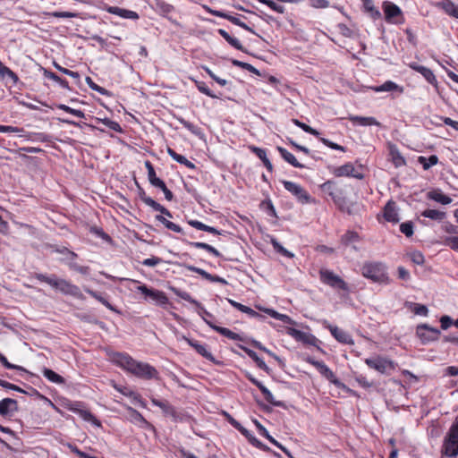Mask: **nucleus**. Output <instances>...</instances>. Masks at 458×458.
<instances>
[{
  "label": "nucleus",
  "instance_id": "nucleus-1",
  "mask_svg": "<svg viewBox=\"0 0 458 458\" xmlns=\"http://www.w3.org/2000/svg\"><path fill=\"white\" fill-rule=\"evenodd\" d=\"M112 360L125 371L142 379H151L157 377V370L148 363L138 361L127 353L115 352Z\"/></svg>",
  "mask_w": 458,
  "mask_h": 458
},
{
  "label": "nucleus",
  "instance_id": "nucleus-2",
  "mask_svg": "<svg viewBox=\"0 0 458 458\" xmlns=\"http://www.w3.org/2000/svg\"><path fill=\"white\" fill-rule=\"evenodd\" d=\"M34 277L39 282L49 284L52 288L64 295H70L79 300L85 299L80 288L66 279L59 278L55 275L47 276L41 273H36Z\"/></svg>",
  "mask_w": 458,
  "mask_h": 458
},
{
  "label": "nucleus",
  "instance_id": "nucleus-3",
  "mask_svg": "<svg viewBox=\"0 0 458 458\" xmlns=\"http://www.w3.org/2000/svg\"><path fill=\"white\" fill-rule=\"evenodd\" d=\"M361 275L374 283L390 284L386 266L383 262L372 261L364 263L361 267Z\"/></svg>",
  "mask_w": 458,
  "mask_h": 458
},
{
  "label": "nucleus",
  "instance_id": "nucleus-4",
  "mask_svg": "<svg viewBox=\"0 0 458 458\" xmlns=\"http://www.w3.org/2000/svg\"><path fill=\"white\" fill-rule=\"evenodd\" d=\"M365 363L370 369H373L381 374H389L395 369V364L394 361L381 356L368 358L365 360Z\"/></svg>",
  "mask_w": 458,
  "mask_h": 458
},
{
  "label": "nucleus",
  "instance_id": "nucleus-5",
  "mask_svg": "<svg viewBox=\"0 0 458 458\" xmlns=\"http://www.w3.org/2000/svg\"><path fill=\"white\" fill-rule=\"evenodd\" d=\"M137 290L145 296L146 300H150L157 305L165 306L168 304L167 296L160 290L148 288L146 284H140Z\"/></svg>",
  "mask_w": 458,
  "mask_h": 458
},
{
  "label": "nucleus",
  "instance_id": "nucleus-6",
  "mask_svg": "<svg viewBox=\"0 0 458 458\" xmlns=\"http://www.w3.org/2000/svg\"><path fill=\"white\" fill-rule=\"evenodd\" d=\"M308 362L313 365L318 372L326 377L328 381L334 384L335 386L339 388H344L345 386L342 383L335 375V373L323 362L319 360H316L314 359L310 358Z\"/></svg>",
  "mask_w": 458,
  "mask_h": 458
},
{
  "label": "nucleus",
  "instance_id": "nucleus-7",
  "mask_svg": "<svg viewBox=\"0 0 458 458\" xmlns=\"http://www.w3.org/2000/svg\"><path fill=\"white\" fill-rule=\"evenodd\" d=\"M282 182L285 190L292 193L298 199L299 202H301V204H307L311 202L312 199L310 195L300 184L290 181H283Z\"/></svg>",
  "mask_w": 458,
  "mask_h": 458
},
{
  "label": "nucleus",
  "instance_id": "nucleus-8",
  "mask_svg": "<svg viewBox=\"0 0 458 458\" xmlns=\"http://www.w3.org/2000/svg\"><path fill=\"white\" fill-rule=\"evenodd\" d=\"M320 279L324 284L333 288L341 289L345 292L349 291L347 284L339 276L330 270H320Z\"/></svg>",
  "mask_w": 458,
  "mask_h": 458
},
{
  "label": "nucleus",
  "instance_id": "nucleus-9",
  "mask_svg": "<svg viewBox=\"0 0 458 458\" xmlns=\"http://www.w3.org/2000/svg\"><path fill=\"white\" fill-rule=\"evenodd\" d=\"M416 334L423 344L437 341L441 332L436 327H432L428 324L419 325L416 328Z\"/></svg>",
  "mask_w": 458,
  "mask_h": 458
},
{
  "label": "nucleus",
  "instance_id": "nucleus-10",
  "mask_svg": "<svg viewBox=\"0 0 458 458\" xmlns=\"http://www.w3.org/2000/svg\"><path fill=\"white\" fill-rule=\"evenodd\" d=\"M57 252L65 255V258L63 259V261L68 265L70 269L74 270L81 275L89 274V267L80 266L76 262H74V259L77 258V254L75 252L68 250L67 248L57 250Z\"/></svg>",
  "mask_w": 458,
  "mask_h": 458
},
{
  "label": "nucleus",
  "instance_id": "nucleus-11",
  "mask_svg": "<svg viewBox=\"0 0 458 458\" xmlns=\"http://www.w3.org/2000/svg\"><path fill=\"white\" fill-rule=\"evenodd\" d=\"M332 173L336 177L348 176L360 180L363 179V174L360 173H356L355 168L352 163H346L343 165L335 167Z\"/></svg>",
  "mask_w": 458,
  "mask_h": 458
},
{
  "label": "nucleus",
  "instance_id": "nucleus-12",
  "mask_svg": "<svg viewBox=\"0 0 458 458\" xmlns=\"http://www.w3.org/2000/svg\"><path fill=\"white\" fill-rule=\"evenodd\" d=\"M328 328H329L332 335L339 343H342L344 344H350V345L354 344V341L349 333L345 332L344 330H343L335 326H332V325H329Z\"/></svg>",
  "mask_w": 458,
  "mask_h": 458
},
{
  "label": "nucleus",
  "instance_id": "nucleus-13",
  "mask_svg": "<svg viewBox=\"0 0 458 458\" xmlns=\"http://www.w3.org/2000/svg\"><path fill=\"white\" fill-rule=\"evenodd\" d=\"M128 413L130 420L134 424L145 429L154 430L153 425L147 421L138 411L129 408Z\"/></svg>",
  "mask_w": 458,
  "mask_h": 458
},
{
  "label": "nucleus",
  "instance_id": "nucleus-14",
  "mask_svg": "<svg viewBox=\"0 0 458 458\" xmlns=\"http://www.w3.org/2000/svg\"><path fill=\"white\" fill-rule=\"evenodd\" d=\"M18 411L17 401L12 398H4L0 401V415L5 417Z\"/></svg>",
  "mask_w": 458,
  "mask_h": 458
},
{
  "label": "nucleus",
  "instance_id": "nucleus-15",
  "mask_svg": "<svg viewBox=\"0 0 458 458\" xmlns=\"http://www.w3.org/2000/svg\"><path fill=\"white\" fill-rule=\"evenodd\" d=\"M286 332L296 341L302 342L304 344H312L313 342L316 340L315 336H313L312 335L293 327H288Z\"/></svg>",
  "mask_w": 458,
  "mask_h": 458
},
{
  "label": "nucleus",
  "instance_id": "nucleus-16",
  "mask_svg": "<svg viewBox=\"0 0 458 458\" xmlns=\"http://www.w3.org/2000/svg\"><path fill=\"white\" fill-rule=\"evenodd\" d=\"M383 216L387 222H391L393 224H396L399 222L400 217L398 215L396 205L394 201L390 200L386 203V205L384 208Z\"/></svg>",
  "mask_w": 458,
  "mask_h": 458
},
{
  "label": "nucleus",
  "instance_id": "nucleus-17",
  "mask_svg": "<svg viewBox=\"0 0 458 458\" xmlns=\"http://www.w3.org/2000/svg\"><path fill=\"white\" fill-rule=\"evenodd\" d=\"M106 11L109 13L117 15L123 19H130V20H138L139 19V14L136 12L120 8L118 6H109L106 8Z\"/></svg>",
  "mask_w": 458,
  "mask_h": 458
},
{
  "label": "nucleus",
  "instance_id": "nucleus-18",
  "mask_svg": "<svg viewBox=\"0 0 458 458\" xmlns=\"http://www.w3.org/2000/svg\"><path fill=\"white\" fill-rule=\"evenodd\" d=\"M183 338L191 347H193L196 350V352L199 354H200L201 356H203L207 360H210L212 362H215V358L212 355V353L208 350L206 344H199L198 342L193 341V340L189 339V338H186V337H183Z\"/></svg>",
  "mask_w": 458,
  "mask_h": 458
},
{
  "label": "nucleus",
  "instance_id": "nucleus-19",
  "mask_svg": "<svg viewBox=\"0 0 458 458\" xmlns=\"http://www.w3.org/2000/svg\"><path fill=\"white\" fill-rule=\"evenodd\" d=\"M151 402L155 406L159 407L165 415L172 417L174 420L179 419L177 411L174 409V407L169 404L168 402H163L157 399H152Z\"/></svg>",
  "mask_w": 458,
  "mask_h": 458
},
{
  "label": "nucleus",
  "instance_id": "nucleus-20",
  "mask_svg": "<svg viewBox=\"0 0 458 458\" xmlns=\"http://www.w3.org/2000/svg\"><path fill=\"white\" fill-rule=\"evenodd\" d=\"M348 119L353 123L360 126H380L381 123L372 116L350 115Z\"/></svg>",
  "mask_w": 458,
  "mask_h": 458
},
{
  "label": "nucleus",
  "instance_id": "nucleus-21",
  "mask_svg": "<svg viewBox=\"0 0 458 458\" xmlns=\"http://www.w3.org/2000/svg\"><path fill=\"white\" fill-rule=\"evenodd\" d=\"M445 454L449 457L458 455V440L452 438L449 435L445 437L444 443Z\"/></svg>",
  "mask_w": 458,
  "mask_h": 458
},
{
  "label": "nucleus",
  "instance_id": "nucleus-22",
  "mask_svg": "<svg viewBox=\"0 0 458 458\" xmlns=\"http://www.w3.org/2000/svg\"><path fill=\"white\" fill-rule=\"evenodd\" d=\"M427 197L443 205H448L453 201L451 197L445 195L440 190L428 191Z\"/></svg>",
  "mask_w": 458,
  "mask_h": 458
},
{
  "label": "nucleus",
  "instance_id": "nucleus-23",
  "mask_svg": "<svg viewBox=\"0 0 458 458\" xmlns=\"http://www.w3.org/2000/svg\"><path fill=\"white\" fill-rule=\"evenodd\" d=\"M205 321L212 329H214L216 332L221 334L222 335H224L227 338L232 339V340H240L241 339V337L238 334L231 331L230 329H228L226 327H218V326L213 324L211 321L207 320V319H205Z\"/></svg>",
  "mask_w": 458,
  "mask_h": 458
},
{
  "label": "nucleus",
  "instance_id": "nucleus-24",
  "mask_svg": "<svg viewBox=\"0 0 458 458\" xmlns=\"http://www.w3.org/2000/svg\"><path fill=\"white\" fill-rule=\"evenodd\" d=\"M384 12L385 18L387 22H389L392 18L396 17L402 13L401 9L396 4L390 2L384 3Z\"/></svg>",
  "mask_w": 458,
  "mask_h": 458
},
{
  "label": "nucleus",
  "instance_id": "nucleus-25",
  "mask_svg": "<svg viewBox=\"0 0 458 458\" xmlns=\"http://www.w3.org/2000/svg\"><path fill=\"white\" fill-rule=\"evenodd\" d=\"M420 216L426 218H429L431 220L437 222H442L446 217V212L437 210V209H425L420 213Z\"/></svg>",
  "mask_w": 458,
  "mask_h": 458
},
{
  "label": "nucleus",
  "instance_id": "nucleus-26",
  "mask_svg": "<svg viewBox=\"0 0 458 458\" xmlns=\"http://www.w3.org/2000/svg\"><path fill=\"white\" fill-rule=\"evenodd\" d=\"M250 149L257 155V157L263 162L264 165L266 166V168L269 171V172H272L273 170V165L271 164V162L269 161V159L267 158V153H266V150L263 149V148H260L259 147H255V146H250Z\"/></svg>",
  "mask_w": 458,
  "mask_h": 458
},
{
  "label": "nucleus",
  "instance_id": "nucleus-27",
  "mask_svg": "<svg viewBox=\"0 0 458 458\" xmlns=\"http://www.w3.org/2000/svg\"><path fill=\"white\" fill-rule=\"evenodd\" d=\"M390 156L394 165L398 168L406 165L405 158L402 156L395 146L390 147Z\"/></svg>",
  "mask_w": 458,
  "mask_h": 458
},
{
  "label": "nucleus",
  "instance_id": "nucleus-28",
  "mask_svg": "<svg viewBox=\"0 0 458 458\" xmlns=\"http://www.w3.org/2000/svg\"><path fill=\"white\" fill-rule=\"evenodd\" d=\"M277 150L280 153L281 157L286 162L291 164L293 166L297 167V168L304 167V165H301V163H299L298 160L296 159V157L292 153H290L288 150H286L283 147H277Z\"/></svg>",
  "mask_w": 458,
  "mask_h": 458
},
{
  "label": "nucleus",
  "instance_id": "nucleus-29",
  "mask_svg": "<svg viewBox=\"0 0 458 458\" xmlns=\"http://www.w3.org/2000/svg\"><path fill=\"white\" fill-rule=\"evenodd\" d=\"M167 153L176 162H178V163H180L182 165H184L188 168L195 169L196 166H195V165L192 162L189 161L184 156L176 153L171 148H167Z\"/></svg>",
  "mask_w": 458,
  "mask_h": 458
},
{
  "label": "nucleus",
  "instance_id": "nucleus-30",
  "mask_svg": "<svg viewBox=\"0 0 458 458\" xmlns=\"http://www.w3.org/2000/svg\"><path fill=\"white\" fill-rule=\"evenodd\" d=\"M410 67L420 72L428 82L435 81V75L429 68L416 64H410Z\"/></svg>",
  "mask_w": 458,
  "mask_h": 458
},
{
  "label": "nucleus",
  "instance_id": "nucleus-31",
  "mask_svg": "<svg viewBox=\"0 0 458 458\" xmlns=\"http://www.w3.org/2000/svg\"><path fill=\"white\" fill-rule=\"evenodd\" d=\"M242 349L247 353V355L251 358L257 364V366L261 369L262 370L266 371V372H268L269 371V368L267 366V364L264 362V360L262 359H260L258 354L247 348V347H242Z\"/></svg>",
  "mask_w": 458,
  "mask_h": 458
},
{
  "label": "nucleus",
  "instance_id": "nucleus-32",
  "mask_svg": "<svg viewBox=\"0 0 458 458\" xmlns=\"http://www.w3.org/2000/svg\"><path fill=\"white\" fill-rule=\"evenodd\" d=\"M372 89L375 92H383V91H394V90H399L400 92H403V88L399 87L396 83L387 81L384 82L380 86L373 87Z\"/></svg>",
  "mask_w": 458,
  "mask_h": 458
},
{
  "label": "nucleus",
  "instance_id": "nucleus-33",
  "mask_svg": "<svg viewBox=\"0 0 458 458\" xmlns=\"http://www.w3.org/2000/svg\"><path fill=\"white\" fill-rule=\"evenodd\" d=\"M263 310H264V312L268 314L273 318H276V319L280 320V321H282L284 323H286V324H292V325L295 324V322L288 315L281 314V313H279L276 310H272V309H264Z\"/></svg>",
  "mask_w": 458,
  "mask_h": 458
},
{
  "label": "nucleus",
  "instance_id": "nucleus-34",
  "mask_svg": "<svg viewBox=\"0 0 458 458\" xmlns=\"http://www.w3.org/2000/svg\"><path fill=\"white\" fill-rule=\"evenodd\" d=\"M263 310H264V312L268 314L273 318H276V319L280 320V321H282L284 323H286V324H292V325L295 324V322L288 315L281 314V313H279L276 310H272V309H264Z\"/></svg>",
  "mask_w": 458,
  "mask_h": 458
},
{
  "label": "nucleus",
  "instance_id": "nucleus-35",
  "mask_svg": "<svg viewBox=\"0 0 458 458\" xmlns=\"http://www.w3.org/2000/svg\"><path fill=\"white\" fill-rule=\"evenodd\" d=\"M218 33L234 48L244 51L241 42L236 38L232 37L226 30L223 29L218 30Z\"/></svg>",
  "mask_w": 458,
  "mask_h": 458
},
{
  "label": "nucleus",
  "instance_id": "nucleus-36",
  "mask_svg": "<svg viewBox=\"0 0 458 458\" xmlns=\"http://www.w3.org/2000/svg\"><path fill=\"white\" fill-rule=\"evenodd\" d=\"M362 2L364 10L369 13L371 18L377 20L381 17V13L374 6L372 0H362Z\"/></svg>",
  "mask_w": 458,
  "mask_h": 458
},
{
  "label": "nucleus",
  "instance_id": "nucleus-37",
  "mask_svg": "<svg viewBox=\"0 0 458 458\" xmlns=\"http://www.w3.org/2000/svg\"><path fill=\"white\" fill-rule=\"evenodd\" d=\"M43 375L45 377H47L49 381H51L53 383H56V384H64V377L50 369L44 368Z\"/></svg>",
  "mask_w": 458,
  "mask_h": 458
},
{
  "label": "nucleus",
  "instance_id": "nucleus-38",
  "mask_svg": "<svg viewBox=\"0 0 458 458\" xmlns=\"http://www.w3.org/2000/svg\"><path fill=\"white\" fill-rule=\"evenodd\" d=\"M85 292L89 293L90 296L98 300L99 302H101L104 306H106L107 309H109L112 311L117 312V310L111 305V303L106 300L104 297L101 296L98 293L89 289L85 288Z\"/></svg>",
  "mask_w": 458,
  "mask_h": 458
},
{
  "label": "nucleus",
  "instance_id": "nucleus-39",
  "mask_svg": "<svg viewBox=\"0 0 458 458\" xmlns=\"http://www.w3.org/2000/svg\"><path fill=\"white\" fill-rule=\"evenodd\" d=\"M261 391V393L263 394L265 399L269 403H271L272 405L274 406H276V407H284V403L281 401H276L275 398H274V395L272 394V393L265 386H263L262 387H260L259 389Z\"/></svg>",
  "mask_w": 458,
  "mask_h": 458
},
{
  "label": "nucleus",
  "instance_id": "nucleus-40",
  "mask_svg": "<svg viewBox=\"0 0 458 458\" xmlns=\"http://www.w3.org/2000/svg\"><path fill=\"white\" fill-rule=\"evenodd\" d=\"M407 306H409L410 309L411 310V311L416 315L426 317L428 314V309L427 308L426 305L420 304V303L408 302Z\"/></svg>",
  "mask_w": 458,
  "mask_h": 458
},
{
  "label": "nucleus",
  "instance_id": "nucleus-41",
  "mask_svg": "<svg viewBox=\"0 0 458 458\" xmlns=\"http://www.w3.org/2000/svg\"><path fill=\"white\" fill-rule=\"evenodd\" d=\"M419 163L422 165L425 170L429 169L431 166L435 165L438 162V157L436 155L430 156L428 158L425 157H419Z\"/></svg>",
  "mask_w": 458,
  "mask_h": 458
},
{
  "label": "nucleus",
  "instance_id": "nucleus-42",
  "mask_svg": "<svg viewBox=\"0 0 458 458\" xmlns=\"http://www.w3.org/2000/svg\"><path fill=\"white\" fill-rule=\"evenodd\" d=\"M44 76L46 78H48L50 80H53L54 81L57 82L63 89H68V81L60 78L58 75L54 73L53 72H50L48 70H44Z\"/></svg>",
  "mask_w": 458,
  "mask_h": 458
},
{
  "label": "nucleus",
  "instance_id": "nucleus-43",
  "mask_svg": "<svg viewBox=\"0 0 458 458\" xmlns=\"http://www.w3.org/2000/svg\"><path fill=\"white\" fill-rule=\"evenodd\" d=\"M190 244L197 249L205 250L216 257L221 256V253L216 249H215L214 247H212L211 245H209L208 243L195 242H190Z\"/></svg>",
  "mask_w": 458,
  "mask_h": 458
},
{
  "label": "nucleus",
  "instance_id": "nucleus-44",
  "mask_svg": "<svg viewBox=\"0 0 458 458\" xmlns=\"http://www.w3.org/2000/svg\"><path fill=\"white\" fill-rule=\"evenodd\" d=\"M172 292L177 295L178 297L196 305V306H199V303L198 301L194 300L191 298V296L190 295V293H188L187 292H184V291H182L178 288H175V287H172L171 288Z\"/></svg>",
  "mask_w": 458,
  "mask_h": 458
},
{
  "label": "nucleus",
  "instance_id": "nucleus-45",
  "mask_svg": "<svg viewBox=\"0 0 458 458\" xmlns=\"http://www.w3.org/2000/svg\"><path fill=\"white\" fill-rule=\"evenodd\" d=\"M251 344L258 348L260 351H263L264 352L267 353L270 357L275 359L279 364L282 363V360L279 356H277L276 353L266 348L260 342L257 340H251Z\"/></svg>",
  "mask_w": 458,
  "mask_h": 458
},
{
  "label": "nucleus",
  "instance_id": "nucleus-46",
  "mask_svg": "<svg viewBox=\"0 0 458 458\" xmlns=\"http://www.w3.org/2000/svg\"><path fill=\"white\" fill-rule=\"evenodd\" d=\"M0 76L1 77H8L13 80L14 83L18 81V76L8 67L4 65V64L0 61Z\"/></svg>",
  "mask_w": 458,
  "mask_h": 458
},
{
  "label": "nucleus",
  "instance_id": "nucleus-47",
  "mask_svg": "<svg viewBox=\"0 0 458 458\" xmlns=\"http://www.w3.org/2000/svg\"><path fill=\"white\" fill-rule=\"evenodd\" d=\"M443 6L448 14L458 18V6L455 5L453 2L450 0H445L443 2Z\"/></svg>",
  "mask_w": 458,
  "mask_h": 458
},
{
  "label": "nucleus",
  "instance_id": "nucleus-48",
  "mask_svg": "<svg viewBox=\"0 0 458 458\" xmlns=\"http://www.w3.org/2000/svg\"><path fill=\"white\" fill-rule=\"evenodd\" d=\"M271 244L273 245L275 250H276L281 255L287 257V258H293V254L290 251H288L285 248H284L276 239L273 238L271 239Z\"/></svg>",
  "mask_w": 458,
  "mask_h": 458
},
{
  "label": "nucleus",
  "instance_id": "nucleus-49",
  "mask_svg": "<svg viewBox=\"0 0 458 458\" xmlns=\"http://www.w3.org/2000/svg\"><path fill=\"white\" fill-rule=\"evenodd\" d=\"M332 199L334 200V202L339 207V208L341 210H345L344 207V204L345 202V199L344 198H343L341 196V192L338 189H336V191H334L332 192V194H328Z\"/></svg>",
  "mask_w": 458,
  "mask_h": 458
},
{
  "label": "nucleus",
  "instance_id": "nucleus-50",
  "mask_svg": "<svg viewBox=\"0 0 458 458\" xmlns=\"http://www.w3.org/2000/svg\"><path fill=\"white\" fill-rule=\"evenodd\" d=\"M226 20L231 21L232 23L246 30L247 31H250V33L252 34H256V32L250 28L249 27L246 23H244L243 21H242L238 17L236 16H233V15H230L226 17Z\"/></svg>",
  "mask_w": 458,
  "mask_h": 458
},
{
  "label": "nucleus",
  "instance_id": "nucleus-51",
  "mask_svg": "<svg viewBox=\"0 0 458 458\" xmlns=\"http://www.w3.org/2000/svg\"><path fill=\"white\" fill-rule=\"evenodd\" d=\"M293 123L296 126H298L299 128L302 129L305 132L310 133V134H312L314 136H318L319 135V132L316 129L310 127V125H308V124H306L304 123L300 122L297 119H293Z\"/></svg>",
  "mask_w": 458,
  "mask_h": 458
},
{
  "label": "nucleus",
  "instance_id": "nucleus-52",
  "mask_svg": "<svg viewBox=\"0 0 458 458\" xmlns=\"http://www.w3.org/2000/svg\"><path fill=\"white\" fill-rule=\"evenodd\" d=\"M359 239H360V237H359L358 233L355 232H351V231L347 232L342 237L343 242L346 245L357 242H359Z\"/></svg>",
  "mask_w": 458,
  "mask_h": 458
},
{
  "label": "nucleus",
  "instance_id": "nucleus-53",
  "mask_svg": "<svg viewBox=\"0 0 458 458\" xmlns=\"http://www.w3.org/2000/svg\"><path fill=\"white\" fill-rule=\"evenodd\" d=\"M258 2L264 4L270 7L273 11L278 13H284V7L283 5H280L276 3H275L272 0H258Z\"/></svg>",
  "mask_w": 458,
  "mask_h": 458
},
{
  "label": "nucleus",
  "instance_id": "nucleus-54",
  "mask_svg": "<svg viewBox=\"0 0 458 458\" xmlns=\"http://www.w3.org/2000/svg\"><path fill=\"white\" fill-rule=\"evenodd\" d=\"M57 107L61 110H64L69 114H72L77 117H80V118H84L85 117V114L81 111V110H78V109H73L66 105H64V104H60L57 106Z\"/></svg>",
  "mask_w": 458,
  "mask_h": 458
},
{
  "label": "nucleus",
  "instance_id": "nucleus-55",
  "mask_svg": "<svg viewBox=\"0 0 458 458\" xmlns=\"http://www.w3.org/2000/svg\"><path fill=\"white\" fill-rule=\"evenodd\" d=\"M400 231L407 237L413 235V224L411 221L402 223L400 225Z\"/></svg>",
  "mask_w": 458,
  "mask_h": 458
},
{
  "label": "nucleus",
  "instance_id": "nucleus-56",
  "mask_svg": "<svg viewBox=\"0 0 458 458\" xmlns=\"http://www.w3.org/2000/svg\"><path fill=\"white\" fill-rule=\"evenodd\" d=\"M141 200L148 207L152 208L156 211H159L162 208V205L155 201L152 198L144 195L141 197Z\"/></svg>",
  "mask_w": 458,
  "mask_h": 458
},
{
  "label": "nucleus",
  "instance_id": "nucleus-57",
  "mask_svg": "<svg viewBox=\"0 0 458 458\" xmlns=\"http://www.w3.org/2000/svg\"><path fill=\"white\" fill-rule=\"evenodd\" d=\"M196 86H197L198 89L201 93H203V94H205V95H207V96H208V97H210L212 98H218L217 96H216L215 94L212 93V91L208 88V86L205 84V82H203V81H196Z\"/></svg>",
  "mask_w": 458,
  "mask_h": 458
},
{
  "label": "nucleus",
  "instance_id": "nucleus-58",
  "mask_svg": "<svg viewBox=\"0 0 458 458\" xmlns=\"http://www.w3.org/2000/svg\"><path fill=\"white\" fill-rule=\"evenodd\" d=\"M320 189L322 191L327 194H332L334 191H336V185L334 181H327L323 184L320 185Z\"/></svg>",
  "mask_w": 458,
  "mask_h": 458
},
{
  "label": "nucleus",
  "instance_id": "nucleus-59",
  "mask_svg": "<svg viewBox=\"0 0 458 458\" xmlns=\"http://www.w3.org/2000/svg\"><path fill=\"white\" fill-rule=\"evenodd\" d=\"M228 421L230 424L238 429L243 436L248 437L249 430L242 427L240 422H238L236 420H234L233 417L228 415Z\"/></svg>",
  "mask_w": 458,
  "mask_h": 458
},
{
  "label": "nucleus",
  "instance_id": "nucleus-60",
  "mask_svg": "<svg viewBox=\"0 0 458 458\" xmlns=\"http://www.w3.org/2000/svg\"><path fill=\"white\" fill-rule=\"evenodd\" d=\"M86 82H87V84L89 85V87L91 89H93V90H95V91H97V92H98V93H100V94H102V95H106V94H107V90H106V89H104V88H102V87H100V86L97 85V84L92 81V79H91L90 77H86Z\"/></svg>",
  "mask_w": 458,
  "mask_h": 458
},
{
  "label": "nucleus",
  "instance_id": "nucleus-61",
  "mask_svg": "<svg viewBox=\"0 0 458 458\" xmlns=\"http://www.w3.org/2000/svg\"><path fill=\"white\" fill-rule=\"evenodd\" d=\"M102 123L114 131H117V132L122 131V128H121L120 124L115 121L106 118V119L102 120Z\"/></svg>",
  "mask_w": 458,
  "mask_h": 458
},
{
  "label": "nucleus",
  "instance_id": "nucleus-62",
  "mask_svg": "<svg viewBox=\"0 0 458 458\" xmlns=\"http://www.w3.org/2000/svg\"><path fill=\"white\" fill-rule=\"evenodd\" d=\"M411 260L416 265H423L425 259L421 252L414 251L410 254Z\"/></svg>",
  "mask_w": 458,
  "mask_h": 458
},
{
  "label": "nucleus",
  "instance_id": "nucleus-63",
  "mask_svg": "<svg viewBox=\"0 0 458 458\" xmlns=\"http://www.w3.org/2000/svg\"><path fill=\"white\" fill-rule=\"evenodd\" d=\"M454 323L453 318L448 315H444L440 318L441 328L443 330L448 329Z\"/></svg>",
  "mask_w": 458,
  "mask_h": 458
},
{
  "label": "nucleus",
  "instance_id": "nucleus-64",
  "mask_svg": "<svg viewBox=\"0 0 458 458\" xmlns=\"http://www.w3.org/2000/svg\"><path fill=\"white\" fill-rule=\"evenodd\" d=\"M445 244L454 250H458V236L445 238Z\"/></svg>",
  "mask_w": 458,
  "mask_h": 458
}]
</instances>
